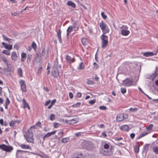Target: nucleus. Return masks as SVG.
Returning <instances> with one entry per match:
<instances>
[{
	"label": "nucleus",
	"instance_id": "f257e3e1",
	"mask_svg": "<svg viewBox=\"0 0 158 158\" xmlns=\"http://www.w3.org/2000/svg\"><path fill=\"white\" fill-rule=\"evenodd\" d=\"M104 148L100 150V152L103 155L107 156L111 155L113 153V148L108 143H106L104 146Z\"/></svg>",
	"mask_w": 158,
	"mask_h": 158
},
{
	"label": "nucleus",
	"instance_id": "f03ea898",
	"mask_svg": "<svg viewBox=\"0 0 158 158\" xmlns=\"http://www.w3.org/2000/svg\"><path fill=\"white\" fill-rule=\"evenodd\" d=\"M139 79V78L137 77L136 79V81H133L132 79L130 78H127L123 81L122 85L124 86H129L132 85H136V82Z\"/></svg>",
	"mask_w": 158,
	"mask_h": 158
},
{
	"label": "nucleus",
	"instance_id": "7ed1b4c3",
	"mask_svg": "<svg viewBox=\"0 0 158 158\" xmlns=\"http://www.w3.org/2000/svg\"><path fill=\"white\" fill-rule=\"evenodd\" d=\"M33 127H31V128ZM31 129V128H30ZM33 133L31 129H29L24 136L26 140L28 142L34 143V139L33 138Z\"/></svg>",
	"mask_w": 158,
	"mask_h": 158
},
{
	"label": "nucleus",
	"instance_id": "20e7f679",
	"mask_svg": "<svg viewBox=\"0 0 158 158\" xmlns=\"http://www.w3.org/2000/svg\"><path fill=\"white\" fill-rule=\"evenodd\" d=\"M100 38L102 40V47L103 48H105L108 43V37L103 34L101 36Z\"/></svg>",
	"mask_w": 158,
	"mask_h": 158
},
{
	"label": "nucleus",
	"instance_id": "39448f33",
	"mask_svg": "<svg viewBox=\"0 0 158 158\" xmlns=\"http://www.w3.org/2000/svg\"><path fill=\"white\" fill-rule=\"evenodd\" d=\"M0 149L5 151L6 152H10L13 150V148L11 146L2 144H0Z\"/></svg>",
	"mask_w": 158,
	"mask_h": 158
},
{
	"label": "nucleus",
	"instance_id": "423d86ee",
	"mask_svg": "<svg viewBox=\"0 0 158 158\" xmlns=\"http://www.w3.org/2000/svg\"><path fill=\"white\" fill-rule=\"evenodd\" d=\"M158 75V67H156V70L155 72L151 74L148 75L147 76L148 79L153 80L154 78Z\"/></svg>",
	"mask_w": 158,
	"mask_h": 158
},
{
	"label": "nucleus",
	"instance_id": "0eeeda50",
	"mask_svg": "<svg viewBox=\"0 0 158 158\" xmlns=\"http://www.w3.org/2000/svg\"><path fill=\"white\" fill-rule=\"evenodd\" d=\"M100 27L104 33L105 34L109 32V30L106 29V23L103 21H102L100 23Z\"/></svg>",
	"mask_w": 158,
	"mask_h": 158
},
{
	"label": "nucleus",
	"instance_id": "6e6552de",
	"mask_svg": "<svg viewBox=\"0 0 158 158\" xmlns=\"http://www.w3.org/2000/svg\"><path fill=\"white\" fill-rule=\"evenodd\" d=\"M19 84L20 85L21 89L23 92H26V85L25 83V81L23 80H20L19 81Z\"/></svg>",
	"mask_w": 158,
	"mask_h": 158
},
{
	"label": "nucleus",
	"instance_id": "1a4fd4ad",
	"mask_svg": "<svg viewBox=\"0 0 158 158\" xmlns=\"http://www.w3.org/2000/svg\"><path fill=\"white\" fill-rule=\"evenodd\" d=\"M53 70L52 72V76H53L54 77L56 78L59 75V71L58 70V69L57 68H53Z\"/></svg>",
	"mask_w": 158,
	"mask_h": 158
},
{
	"label": "nucleus",
	"instance_id": "9d476101",
	"mask_svg": "<svg viewBox=\"0 0 158 158\" xmlns=\"http://www.w3.org/2000/svg\"><path fill=\"white\" fill-rule=\"evenodd\" d=\"M13 68L12 66L7 67V68L5 69L3 72L5 74H8L9 72H11L13 71Z\"/></svg>",
	"mask_w": 158,
	"mask_h": 158
},
{
	"label": "nucleus",
	"instance_id": "9b49d317",
	"mask_svg": "<svg viewBox=\"0 0 158 158\" xmlns=\"http://www.w3.org/2000/svg\"><path fill=\"white\" fill-rule=\"evenodd\" d=\"M65 59L66 61L69 64H71L74 62L75 60L74 58H72L69 55L66 56Z\"/></svg>",
	"mask_w": 158,
	"mask_h": 158
},
{
	"label": "nucleus",
	"instance_id": "f8f14e48",
	"mask_svg": "<svg viewBox=\"0 0 158 158\" xmlns=\"http://www.w3.org/2000/svg\"><path fill=\"white\" fill-rule=\"evenodd\" d=\"M78 121L79 118H77L70 120H66V122L69 123H75L78 122Z\"/></svg>",
	"mask_w": 158,
	"mask_h": 158
},
{
	"label": "nucleus",
	"instance_id": "ddd939ff",
	"mask_svg": "<svg viewBox=\"0 0 158 158\" xmlns=\"http://www.w3.org/2000/svg\"><path fill=\"white\" fill-rule=\"evenodd\" d=\"M19 146L23 149H30L31 148L28 145H26L25 144H19Z\"/></svg>",
	"mask_w": 158,
	"mask_h": 158
},
{
	"label": "nucleus",
	"instance_id": "4468645a",
	"mask_svg": "<svg viewBox=\"0 0 158 158\" xmlns=\"http://www.w3.org/2000/svg\"><path fill=\"white\" fill-rule=\"evenodd\" d=\"M130 33V31L125 29L122 28L121 31V34L124 36H127Z\"/></svg>",
	"mask_w": 158,
	"mask_h": 158
},
{
	"label": "nucleus",
	"instance_id": "2eb2a0df",
	"mask_svg": "<svg viewBox=\"0 0 158 158\" xmlns=\"http://www.w3.org/2000/svg\"><path fill=\"white\" fill-rule=\"evenodd\" d=\"M84 148L88 150H91V143L90 142H85L84 144Z\"/></svg>",
	"mask_w": 158,
	"mask_h": 158
},
{
	"label": "nucleus",
	"instance_id": "dca6fc26",
	"mask_svg": "<svg viewBox=\"0 0 158 158\" xmlns=\"http://www.w3.org/2000/svg\"><path fill=\"white\" fill-rule=\"evenodd\" d=\"M56 132V131H54L51 132H48L47 133L46 135H44L43 137L44 140H45V139L46 138H48L51 135H54L55 134Z\"/></svg>",
	"mask_w": 158,
	"mask_h": 158
},
{
	"label": "nucleus",
	"instance_id": "f3484780",
	"mask_svg": "<svg viewBox=\"0 0 158 158\" xmlns=\"http://www.w3.org/2000/svg\"><path fill=\"white\" fill-rule=\"evenodd\" d=\"M124 119V115L123 114H118L116 118V119L117 121L120 122L123 121Z\"/></svg>",
	"mask_w": 158,
	"mask_h": 158
},
{
	"label": "nucleus",
	"instance_id": "a211bd4d",
	"mask_svg": "<svg viewBox=\"0 0 158 158\" xmlns=\"http://www.w3.org/2000/svg\"><path fill=\"white\" fill-rule=\"evenodd\" d=\"M2 44L6 49L10 50L12 49V45L7 44L4 42L2 43Z\"/></svg>",
	"mask_w": 158,
	"mask_h": 158
},
{
	"label": "nucleus",
	"instance_id": "6ab92c4d",
	"mask_svg": "<svg viewBox=\"0 0 158 158\" xmlns=\"http://www.w3.org/2000/svg\"><path fill=\"white\" fill-rule=\"evenodd\" d=\"M11 58L12 60L15 61L17 60V56L15 52H12Z\"/></svg>",
	"mask_w": 158,
	"mask_h": 158
},
{
	"label": "nucleus",
	"instance_id": "aec40b11",
	"mask_svg": "<svg viewBox=\"0 0 158 158\" xmlns=\"http://www.w3.org/2000/svg\"><path fill=\"white\" fill-rule=\"evenodd\" d=\"M121 130L125 131H128L129 130V127L127 125H124L122 126L120 128Z\"/></svg>",
	"mask_w": 158,
	"mask_h": 158
},
{
	"label": "nucleus",
	"instance_id": "412c9836",
	"mask_svg": "<svg viewBox=\"0 0 158 158\" xmlns=\"http://www.w3.org/2000/svg\"><path fill=\"white\" fill-rule=\"evenodd\" d=\"M143 56L146 57H149L153 56L154 53L151 52H147L143 53Z\"/></svg>",
	"mask_w": 158,
	"mask_h": 158
},
{
	"label": "nucleus",
	"instance_id": "4be33fe9",
	"mask_svg": "<svg viewBox=\"0 0 158 158\" xmlns=\"http://www.w3.org/2000/svg\"><path fill=\"white\" fill-rule=\"evenodd\" d=\"M67 4L68 6H71L73 8H75L76 7L75 4L71 1H68L67 2Z\"/></svg>",
	"mask_w": 158,
	"mask_h": 158
},
{
	"label": "nucleus",
	"instance_id": "5701e85b",
	"mask_svg": "<svg viewBox=\"0 0 158 158\" xmlns=\"http://www.w3.org/2000/svg\"><path fill=\"white\" fill-rule=\"evenodd\" d=\"M73 27L72 26H69V27L68 28L67 31V36L68 37L69 36V34L73 30Z\"/></svg>",
	"mask_w": 158,
	"mask_h": 158
},
{
	"label": "nucleus",
	"instance_id": "b1692460",
	"mask_svg": "<svg viewBox=\"0 0 158 158\" xmlns=\"http://www.w3.org/2000/svg\"><path fill=\"white\" fill-rule=\"evenodd\" d=\"M16 123H18L17 120H12L10 123V126L12 127H14L15 124Z\"/></svg>",
	"mask_w": 158,
	"mask_h": 158
},
{
	"label": "nucleus",
	"instance_id": "393cba45",
	"mask_svg": "<svg viewBox=\"0 0 158 158\" xmlns=\"http://www.w3.org/2000/svg\"><path fill=\"white\" fill-rule=\"evenodd\" d=\"M57 37L58 38V40H59V41L60 43H62V41L61 39V32L60 30H59L57 32Z\"/></svg>",
	"mask_w": 158,
	"mask_h": 158
},
{
	"label": "nucleus",
	"instance_id": "a878e982",
	"mask_svg": "<svg viewBox=\"0 0 158 158\" xmlns=\"http://www.w3.org/2000/svg\"><path fill=\"white\" fill-rule=\"evenodd\" d=\"M26 151H22L21 150H18L17 151V153H16V156H21L22 154L26 152Z\"/></svg>",
	"mask_w": 158,
	"mask_h": 158
},
{
	"label": "nucleus",
	"instance_id": "bb28decb",
	"mask_svg": "<svg viewBox=\"0 0 158 158\" xmlns=\"http://www.w3.org/2000/svg\"><path fill=\"white\" fill-rule=\"evenodd\" d=\"M23 103L24 105V108H27L28 109H30V107L28 104L26 100L24 99L23 100Z\"/></svg>",
	"mask_w": 158,
	"mask_h": 158
},
{
	"label": "nucleus",
	"instance_id": "cd10ccee",
	"mask_svg": "<svg viewBox=\"0 0 158 158\" xmlns=\"http://www.w3.org/2000/svg\"><path fill=\"white\" fill-rule=\"evenodd\" d=\"M17 73L19 76L22 77H23L22 70L21 68H19L17 70Z\"/></svg>",
	"mask_w": 158,
	"mask_h": 158
},
{
	"label": "nucleus",
	"instance_id": "c85d7f7f",
	"mask_svg": "<svg viewBox=\"0 0 158 158\" xmlns=\"http://www.w3.org/2000/svg\"><path fill=\"white\" fill-rule=\"evenodd\" d=\"M153 127V125L152 124H150L148 127H146V128L148 131L150 132V131L152 130Z\"/></svg>",
	"mask_w": 158,
	"mask_h": 158
},
{
	"label": "nucleus",
	"instance_id": "c756f323",
	"mask_svg": "<svg viewBox=\"0 0 158 158\" xmlns=\"http://www.w3.org/2000/svg\"><path fill=\"white\" fill-rule=\"evenodd\" d=\"M26 58V54L25 53H22L21 54V59L22 61L23 62L24 61L25 59Z\"/></svg>",
	"mask_w": 158,
	"mask_h": 158
},
{
	"label": "nucleus",
	"instance_id": "7c9ffc66",
	"mask_svg": "<svg viewBox=\"0 0 158 158\" xmlns=\"http://www.w3.org/2000/svg\"><path fill=\"white\" fill-rule=\"evenodd\" d=\"M153 151L156 154H158V147H154L153 148Z\"/></svg>",
	"mask_w": 158,
	"mask_h": 158
},
{
	"label": "nucleus",
	"instance_id": "2f4dec72",
	"mask_svg": "<svg viewBox=\"0 0 158 158\" xmlns=\"http://www.w3.org/2000/svg\"><path fill=\"white\" fill-rule=\"evenodd\" d=\"M85 68L84 64L82 63H81L78 66V68L80 69H83Z\"/></svg>",
	"mask_w": 158,
	"mask_h": 158
},
{
	"label": "nucleus",
	"instance_id": "473e14b6",
	"mask_svg": "<svg viewBox=\"0 0 158 158\" xmlns=\"http://www.w3.org/2000/svg\"><path fill=\"white\" fill-rule=\"evenodd\" d=\"M69 137L65 138L63 139L62 140V143H65L69 142Z\"/></svg>",
	"mask_w": 158,
	"mask_h": 158
},
{
	"label": "nucleus",
	"instance_id": "72a5a7b5",
	"mask_svg": "<svg viewBox=\"0 0 158 158\" xmlns=\"http://www.w3.org/2000/svg\"><path fill=\"white\" fill-rule=\"evenodd\" d=\"M56 102V100L55 99H54L51 102V104L48 107V108L49 109H51L53 105Z\"/></svg>",
	"mask_w": 158,
	"mask_h": 158
},
{
	"label": "nucleus",
	"instance_id": "f704fd0d",
	"mask_svg": "<svg viewBox=\"0 0 158 158\" xmlns=\"http://www.w3.org/2000/svg\"><path fill=\"white\" fill-rule=\"evenodd\" d=\"M87 40L85 38H83L81 40V42L84 45H86L87 44Z\"/></svg>",
	"mask_w": 158,
	"mask_h": 158
},
{
	"label": "nucleus",
	"instance_id": "c9c22d12",
	"mask_svg": "<svg viewBox=\"0 0 158 158\" xmlns=\"http://www.w3.org/2000/svg\"><path fill=\"white\" fill-rule=\"evenodd\" d=\"M2 52L3 53L5 54L8 56H9L10 54V52L6 50H4L2 51Z\"/></svg>",
	"mask_w": 158,
	"mask_h": 158
},
{
	"label": "nucleus",
	"instance_id": "e433bc0d",
	"mask_svg": "<svg viewBox=\"0 0 158 158\" xmlns=\"http://www.w3.org/2000/svg\"><path fill=\"white\" fill-rule=\"evenodd\" d=\"M148 148V144H146L144 145L143 148V151L146 152Z\"/></svg>",
	"mask_w": 158,
	"mask_h": 158
},
{
	"label": "nucleus",
	"instance_id": "4c0bfd02",
	"mask_svg": "<svg viewBox=\"0 0 158 158\" xmlns=\"http://www.w3.org/2000/svg\"><path fill=\"white\" fill-rule=\"evenodd\" d=\"M81 104V103L78 102L75 104L73 105H72V107L74 108H77V107H80Z\"/></svg>",
	"mask_w": 158,
	"mask_h": 158
},
{
	"label": "nucleus",
	"instance_id": "58836bf2",
	"mask_svg": "<svg viewBox=\"0 0 158 158\" xmlns=\"http://www.w3.org/2000/svg\"><path fill=\"white\" fill-rule=\"evenodd\" d=\"M138 110V109L137 108H130L129 109V110L130 111L132 112H135L137 111Z\"/></svg>",
	"mask_w": 158,
	"mask_h": 158
},
{
	"label": "nucleus",
	"instance_id": "ea45409f",
	"mask_svg": "<svg viewBox=\"0 0 158 158\" xmlns=\"http://www.w3.org/2000/svg\"><path fill=\"white\" fill-rule=\"evenodd\" d=\"M139 147L137 146L135 147L134 148V151L135 152L138 153L139 152Z\"/></svg>",
	"mask_w": 158,
	"mask_h": 158
},
{
	"label": "nucleus",
	"instance_id": "a19ab883",
	"mask_svg": "<svg viewBox=\"0 0 158 158\" xmlns=\"http://www.w3.org/2000/svg\"><path fill=\"white\" fill-rule=\"evenodd\" d=\"M150 133V132H149L148 133L147 132H144L142 133L140 135V137H142L147 134H148V133Z\"/></svg>",
	"mask_w": 158,
	"mask_h": 158
},
{
	"label": "nucleus",
	"instance_id": "79ce46f5",
	"mask_svg": "<svg viewBox=\"0 0 158 158\" xmlns=\"http://www.w3.org/2000/svg\"><path fill=\"white\" fill-rule=\"evenodd\" d=\"M2 37L4 40L7 41H8V40H10V38L7 37L5 35H2Z\"/></svg>",
	"mask_w": 158,
	"mask_h": 158
},
{
	"label": "nucleus",
	"instance_id": "37998d69",
	"mask_svg": "<svg viewBox=\"0 0 158 158\" xmlns=\"http://www.w3.org/2000/svg\"><path fill=\"white\" fill-rule=\"evenodd\" d=\"M126 89L125 88H121V92L123 94L126 93Z\"/></svg>",
	"mask_w": 158,
	"mask_h": 158
},
{
	"label": "nucleus",
	"instance_id": "c03bdc74",
	"mask_svg": "<svg viewBox=\"0 0 158 158\" xmlns=\"http://www.w3.org/2000/svg\"><path fill=\"white\" fill-rule=\"evenodd\" d=\"M101 15L103 19H106L107 17L106 15L103 12H102L101 14Z\"/></svg>",
	"mask_w": 158,
	"mask_h": 158
},
{
	"label": "nucleus",
	"instance_id": "a18cd8bd",
	"mask_svg": "<svg viewBox=\"0 0 158 158\" xmlns=\"http://www.w3.org/2000/svg\"><path fill=\"white\" fill-rule=\"evenodd\" d=\"M93 64L94 66L93 67V68L94 69H97L98 68V65L96 63L94 62Z\"/></svg>",
	"mask_w": 158,
	"mask_h": 158
},
{
	"label": "nucleus",
	"instance_id": "49530a36",
	"mask_svg": "<svg viewBox=\"0 0 158 158\" xmlns=\"http://www.w3.org/2000/svg\"><path fill=\"white\" fill-rule=\"evenodd\" d=\"M10 103V101L8 98H6L5 104L9 105Z\"/></svg>",
	"mask_w": 158,
	"mask_h": 158
},
{
	"label": "nucleus",
	"instance_id": "de8ad7c7",
	"mask_svg": "<svg viewBox=\"0 0 158 158\" xmlns=\"http://www.w3.org/2000/svg\"><path fill=\"white\" fill-rule=\"evenodd\" d=\"M96 102L95 99H93L92 100H91L89 102V104L91 105L94 104Z\"/></svg>",
	"mask_w": 158,
	"mask_h": 158
},
{
	"label": "nucleus",
	"instance_id": "09e8293b",
	"mask_svg": "<svg viewBox=\"0 0 158 158\" xmlns=\"http://www.w3.org/2000/svg\"><path fill=\"white\" fill-rule=\"evenodd\" d=\"M55 117V115L53 114H52L50 115V119L52 121L54 119Z\"/></svg>",
	"mask_w": 158,
	"mask_h": 158
},
{
	"label": "nucleus",
	"instance_id": "8fccbe9b",
	"mask_svg": "<svg viewBox=\"0 0 158 158\" xmlns=\"http://www.w3.org/2000/svg\"><path fill=\"white\" fill-rule=\"evenodd\" d=\"M64 132L61 131H59L58 133V135L60 137H62L64 134Z\"/></svg>",
	"mask_w": 158,
	"mask_h": 158
},
{
	"label": "nucleus",
	"instance_id": "3c124183",
	"mask_svg": "<svg viewBox=\"0 0 158 158\" xmlns=\"http://www.w3.org/2000/svg\"><path fill=\"white\" fill-rule=\"evenodd\" d=\"M31 47L35 50V48H36V45L35 42H33L31 44Z\"/></svg>",
	"mask_w": 158,
	"mask_h": 158
},
{
	"label": "nucleus",
	"instance_id": "603ef678",
	"mask_svg": "<svg viewBox=\"0 0 158 158\" xmlns=\"http://www.w3.org/2000/svg\"><path fill=\"white\" fill-rule=\"evenodd\" d=\"M87 83L89 85H93L94 84L93 81L92 80H88Z\"/></svg>",
	"mask_w": 158,
	"mask_h": 158
},
{
	"label": "nucleus",
	"instance_id": "864d4df0",
	"mask_svg": "<svg viewBox=\"0 0 158 158\" xmlns=\"http://www.w3.org/2000/svg\"><path fill=\"white\" fill-rule=\"evenodd\" d=\"M99 108L101 110H105L106 109V107L104 106H100Z\"/></svg>",
	"mask_w": 158,
	"mask_h": 158
},
{
	"label": "nucleus",
	"instance_id": "5fc2aeb1",
	"mask_svg": "<svg viewBox=\"0 0 158 158\" xmlns=\"http://www.w3.org/2000/svg\"><path fill=\"white\" fill-rule=\"evenodd\" d=\"M41 123L40 122H37L36 124H35V126H36L38 127H41Z\"/></svg>",
	"mask_w": 158,
	"mask_h": 158
},
{
	"label": "nucleus",
	"instance_id": "6e6d98bb",
	"mask_svg": "<svg viewBox=\"0 0 158 158\" xmlns=\"http://www.w3.org/2000/svg\"><path fill=\"white\" fill-rule=\"evenodd\" d=\"M135 135V134L134 133H132L130 134V137L131 139H133L134 138Z\"/></svg>",
	"mask_w": 158,
	"mask_h": 158
},
{
	"label": "nucleus",
	"instance_id": "4d7b16f0",
	"mask_svg": "<svg viewBox=\"0 0 158 158\" xmlns=\"http://www.w3.org/2000/svg\"><path fill=\"white\" fill-rule=\"evenodd\" d=\"M69 96L70 99H72L73 98V94L72 93L70 92L69 94Z\"/></svg>",
	"mask_w": 158,
	"mask_h": 158
},
{
	"label": "nucleus",
	"instance_id": "13d9d810",
	"mask_svg": "<svg viewBox=\"0 0 158 158\" xmlns=\"http://www.w3.org/2000/svg\"><path fill=\"white\" fill-rule=\"evenodd\" d=\"M58 64V62L57 61H56V62H55L54 63V66H53V68H54H54H57V65Z\"/></svg>",
	"mask_w": 158,
	"mask_h": 158
},
{
	"label": "nucleus",
	"instance_id": "bf43d9fd",
	"mask_svg": "<svg viewBox=\"0 0 158 158\" xmlns=\"http://www.w3.org/2000/svg\"><path fill=\"white\" fill-rule=\"evenodd\" d=\"M14 47L17 50H18L19 48V47L18 45L16 44H15L14 45Z\"/></svg>",
	"mask_w": 158,
	"mask_h": 158
},
{
	"label": "nucleus",
	"instance_id": "052dcab7",
	"mask_svg": "<svg viewBox=\"0 0 158 158\" xmlns=\"http://www.w3.org/2000/svg\"><path fill=\"white\" fill-rule=\"evenodd\" d=\"M59 124L58 123H54V126L55 128H57L59 127Z\"/></svg>",
	"mask_w": 158,
	"mask_h": 158
},
{
	"label": "nucleus",
	"instance_id": "680f3d73",
	"mask_svg": "<svg viewBox=\"0 0 158 158\" xmlns=\"http://www.w3.org/2000/svg\"><path fill=\"white\" fill-rule=\"evenodd\" d=\"M102 136L105 137L107 136V135L106 133L105 132H103L102 133Z\"/></svg>",
	"mask_w": 158,
	"mask_h": 158
},
{
	"label": "nucleus",
	"instance_id": "e2e57ef3",
	"mask_svg": "<svg viewBox=\"0 0 158 158\" xmlns=\"http://www.w3.org/2000/svg\"><path fill=\"white\" fill-rule=\"evenodd\" d=\"M138 89L140 91H141L143 94H145V93H144V92L142 90V89L141 88L139 87H138Z\"/></svg>",
	"mask_w": 158,
	"mask_h": 158
},
{
	"label": "nucleus",
	"instance_id": "0e129e2a",
	"mask_svg": "<svg viewBox=\"0 0 158 158\" xmlns=\"http://www.w3.org/2000/svg\"><path fill=\"white\" fill-rule=\"evenodd\" d=\"M51 102V101L50 100H48L46 102L45 104V106H47L49 105V104Z\"/></svg>",
	"mask_w": 158,
	"mask_h": 158
},
{
	"label": "nucleus",
	"instance_id": "69168bd1",
	"mask_svg": "<svg viewBox=\"0 0 158 158\" xmlns=\"http://www.w3.org/2000/svg\"><path fill=\"white\" fill-rule=\"evenodd\" d=\"M3 123H4V122H3V120L2 119H0V124L2 125H3Z\"/></svg>",
	"mask_w": 158,
	"mask_h": 158
},
{
	"label": "nucleus",
	"instance_id": "338daca9",
	"mask_svg": "<svg viewBox=\"0 0 158 158\" xmlns=\"http://www.w3.org/2000/svg\"><path fill=\"white\" fill-rule=\"evenodd\" d=\"M42 69V67H40L39 68V69H38V73H40L41 72V69Z\"/></svg>",
	"mask_w": 158,
	"mask_h": 158
},
{
	"label": "nucleus",
	"instance_id": "774afa93",
	"mask_svg": "<svg viewBox=\"0 0 158 158\" xmlns=\"http://www.w3.org/2000/svg\"><path fill=\"white\" fill-rule=\"evenodd\" d=\"M77 95L78 97L80 98L81 97V94L80 93H78L77 94Z\"/></svg>",
	"mask_w": 158,
	"mask_h": 158
}]
</instances>
